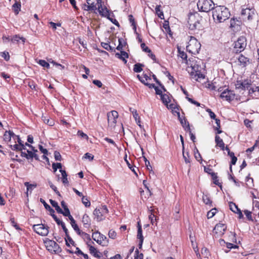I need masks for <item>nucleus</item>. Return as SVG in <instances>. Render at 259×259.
Masks as SVG:
<instances>
[{"mask_svg":"<svg viewBox=\"0 0 259 259\" xmlns=\"http://www.w3.org/2000/svg\"><path fill=\"white\" fill-rule=\"evenodd\" d=\"M243 212L248 221H253V219L252 217V212L248 210H244Z\"/></svg>","mask_w":259,"mask_h":259,"instance_id":"de8ad7c7","label":"nucleus"},{"mask_svg":"<svg viewBox=\"0 0 259 259\" xmlns=\"http://www.w3.org/2000/svg\"><path fill=\"white\" fill-rule=\"evenodd\" d=\"M1 56L6 61H8L10 60V55L9 52L5 51L1 53Z\"/></svg>","mask_w":259,"mask_h":259,"instance_id":"864d4df0","label":"nucleus"},{"mask_svg":"<svg viewBox=\"0 0 259 259\" xmlns=\"http://www.w3.org/2000/svg\"><path fill=\"white\" fill-rule=\"evenodd\" d=\"M186 99L191 103H192L193 104H194V105H195L196 106H197L198 107L200 106V104L199 102H198L197 101H195L193 99H192L191 98H189V97H186Z\"/></svg>","mask_w":259,"mask_h":259,"instance_id":"338daca9","label":"nucleus"},{"mask_svg":"<svg viewBox=\"0 0 259 259\" xmlns=\"http://www.w3.org/2000/svg\"><path fill=\"white\" fill-rule=\"evenodd\" d=\"M179 118L181 123L185 130L186 131H190V127L188 121L185 118L184 119H181L180 117H179Z\"/></svg>","mask_w":259,"mask_h":259,"instance_id":"c9c22d12","label":"nucleus"},{"mask_svg":"<svg viewBox=\"0 0 259 259\" xmlns=\"http://www.w3.org/2000/svg\"><path fill=\"white\" fill-rule=\"evenodd\" d=\"M163 28L164 29L165 33H166V34H168L170 36H172V33L170 30L168 22H165L163 24Z\"/></svg>","mask_w":259,"mask_h":259,"instance_id":"4c0bfd02","label":"nucleus"},{"mask_svg":"<svg viewBox=\"0 0 259 259\" xmlns=\"http://www.w3.org/2000/svg\"><path fill=\"white\" fill-rule=\"evenodd\" d=\"M92 238L99 245L102 246H107L109 243L108 239L103 234H101L98 231L94 232L92 234Z\"/></svg>","mask_w":259,"mask_h":259,"instance_id":"6e6552de","label":"nucleus"},{"mask_svg":"<svg viewBox=\"0 0 259 259\" xmlns=\"http://www.w3.org/2000/svg\"><path fill=\"white\" fill-rule=\"evenodd\" d=\"M60 172L62 175V181L64 185L68 184L69 182L67 179V174L65 170L60 169Z\"/></svg>","mask_w":259,"mask_h":259,"instance_id":"2f4dec72","label":"nucleus"},{"mask_svg":"<svg viewBox=\"0 0 259 259\" xmlns=\"http://www.w3.org/2000/svg\"><path fill=\"white\" fill-rule=\"evenodd\" d=\"M201 251L202 254L204 255L205 257L208 258V256L210 255L208 249L206 247L202 248Z\"/></svg>","mask_w":259,"mask_h":259,"instance_id":"bf43d9fd","label":"nucleus"},{"mask_svg":"<svg viewBox=\"0 0 259 259\" xmlns=\"http://www.w3.org/2000/svg\"><path fill=\"white\" fill-rule=\"evenodd\" d=\"M227 229L225 224L219 223L215 225L213 229V233L216 237L222 236Z\"/></svg>","mask_w":259,"mask_h":259,"instance_id":"f3484780","label":"nucleus"},{"mask_svg":"<svg viewBox=\"0 0 259 259\" xmlns=\"http://www.w3.org/2000/svg\"><path fill=\"white\" fill-rule=\"evenodd\" d=\"M144 65L140 63L135 64L134 66L133 70L135 72H141L143 70V66Z\"/></svg>","mask_w":259,"mask_h":259,"instance_id":"c03bdc74","label":"nucleus"},{"mask_svg":"<svg viewBox=\"0 0 259 259\" xmlns=\"http://www.w3.org/2000/svg\"><path fill=\"white\" fill-rule=\"evenodd\" d=\"M118 117V113L116 111L112 110L107 113L108 126L115 127Z\"/></svg>","mask_w":259,"mask_h":259,"instance_id":"ddd939ff","label":"nucleus"},{"mask_svg":"<svg viewBox=\"0 0 259 259\" xmlns=\"http://www.w3.org/2000/svg\"><path fill=\"white\" fill-rule=\"evenodd\" d=\"M215 143L216 144V147H219L223 151L225 150V143L222 139L218 136H215Z\"/></svg>","mask_w":259,"mask_h":259,"instance_id":"bb28decb","label":"nucleus"},{"mask_svg":"<svg viewBox=\"0 0 259 259\" xmlns=\"http://www.w3.org/2000/svg\"><path fill=\"white\" fill-rule=\"evenodd\" d=\"M149 219L150 220L151 223L152 225L155 224L156 225L157 223V217L155 214H149Z\"/></svg>","mask_w":259,"mask_h":259,"instance_id":"4d7b16f0","label":"nucleus"},{"mask_svg":"<svg viewBox=\"0 0 259 259\" xmlns=\"http://www.w3.org/2000/svg\"><path fill=\"white\" fill-rule=\"evenodd\" d=\"M65 244L66 246L68 247H70V243L72 244L73 246L75 245V242L73 240V239L71 238V237L69 236V234H68V236H66V237L65 238Z\"/></svg>","mask_w":259,"mask_h":259,"instance_id":"58836bf2","label":"nucleus"},{"mask_svg":"<svg viewBox=\"0 0 259 259\" xmlns=\"http://www.w3.org/2000/svg\"><path fill=\"white\" fill-rule=\"evenodd\" d=\"M24 185L27 187V190L28 191H32L34 188H36L37 184H30L29 182H25L24 183Z\"/></svg>","mask_w":259,"mask_h":259,"instance_id":"49530a36","label":"nucleus"},{"mask_svg":"<svg viewBox=\"0 0 259 259\" xmlns=\"http://www.w3.org/2000/svg\"><path fill=\"white\" fill-rule=\"evenodd\" d=\"M229 207L231 210L236 213H238L239 219H242L243 217V214L241 210L238 208V206L234 202H230L229 203Z\"/></svg>","mask_w":259,"mask_h":259,"instance_id":"4be33fe9","label":"nucleus"},{"mask_svg":"<svg viewBox=\"0 0 259 259\" xmlns=\"http://www.w3.org/2000/svg\"><path fill=\"white\" fill-rule=\"evenodd\" d=\"M31 149L33 151H31L28 150H27V157H28L27 159L34 158L35 160H39L38 156L35 153L36 152H37V150H35L34 148Z\"/></svg>","mask_w":259,"mask_h":259,"instance_id":"c85d7f7f","label":"nucleus"},{"mask_svg":"<svg viewBox=\"0 0 259 259\" xmlns=\"http://www.w3.org/2000/svg\"><path fill=\"white\" fill-rule=\"evenodd\" d=\"M87 4H81V8L86 11H94L97 9L96 5L102 3V0H87Z\"/></svg>","mask_w":259,"mask_h":259,"instance_id":"9b49d317","label":"nucleus"},{"mask_svg":"<svg viewBox=\"0 0 259 259\" xmlns=\"http://www.w3.org/2000/svg\"><path fill=\"white\" fill-rule=\"evenodd\" d=\"M160 7L161 6L160 5L157 6L155 8V11L158 17L162 18L161 16H163V13L162 11H161Z\"/></svg>","mask_w":259,"mask_h":259,"instance_id":"052dcab7","label":"nucleus"},{"mask_svg":"<svg viewBox=\"0 0 259 259\" xmlns=\"http://www.w3.org/2000/svg\"><path fill=\"white\" fill-rule=\"evenodd\" d=\"M246 38L244 36L238 37L234 44V51L236 53H239L243 51L246 46Z\"/></svg>","mask_w":259,"mask_h":259,"instance_id":"f8f14e48","label":"nucleus"},{"mask_svg":"<svg viewBox=\"0 0 259 259\" xmlns=\"http://www.w3.org/2000/svg\"><path fill=\"white\" fill-rule=\"evenodd\" d=\"M12 134V131H6L4 134V140L6 142H10L11 141V136Z\"/></svg>","mask_w":259,"mask_h":259,"instance_id":"473e14b6","label":"nucleus"},{"mask_svg":"<svg viewBox=\"0 0 259 259\" xmlns=\"http://www.w3.org/2000/svg\"><path fill=\"white\" fill-rule=\"evenodd\" d=\"M149 214H155V213H157V211H158V208H154V206H151L149 208Z\"/></svg>","mask_w":259,"mask_h":259,"instance_id":"774afa93","label":"nucleus"},{"mask_svg":"<svg viewBox=\"0 0 259 259\" xmlns=\"http://www.w3.org/2000/svg\"><path fill=\"white\" fill-rule=\"evenodd\" d=\"M50 187L54 191V192L59 196H61L60 192L57 190V187L50 181L49 182Z\"/></svg>","mask_w":259,"mask_h":259,"instance_id":"e2e57ef3","label":"nucleus"},{"mask_svg":"<svg viewBox=\"0 0 259 259\" xmlns=\"http://www.w3.org/2000/svg\"><path fill=\"white\" fill-rule=\"evenodd\" d=\"M243 21L241 17L232 18L230 20V27L234 31L240 30Z\"/></svg>","mask_w":259,"mask_h":259,"instance_id":"2eb2a0df","label":"nucleus"},{"mask_svg":"<svg viewBox=\"0 0 259 259\" xmlns=\"http://www.w3.org/2000/svg\"><path fill=\"white\" fill-rule=\"evenodd\" d=\"M21 3L19 2H16L12 6L13 10L16 15H17L21 10Z\"/></svg>","mask_w":259,"mask_h":259,"instance_id":"f704fd0d","label":"nucleus"},{"mask_svg":"<svg viewBox=\"0 0 259 259\" xmlns=\"http://www.w3.org/2000/svg\"><path fill=\"white\" fill-rule=\"evenodd\" d=\"M249 94L255 98H259V85H253L249 89Z\"/></svg>","mask_w":259,"mask_h":259,"instance_id":"5701e85b","label":"nucleus"},{"mask_svg":"<svg viewBox=\"0 0 259 259\" xmlns=\"http://www.w3.org/2000/svg\"><path fill=\"white\" fill-rule=\"evenodd\" d=\"M255 16V10L253 7L242 8L241 18L244 22H250Z\"/></svg>","mask_w":259,"mask_h":259,"instance_id":"39448f33","label":"nucleus"},{"mask_svg":"<svg viewBox=\"0 0 259 259\" xmlns=\"http://www.w3.org/2000/svg\"><path fill=\"white\" fill-rule=\"evenodd\" d=\"M102 47L107 51H112V48L108 43L101 42Z\"/></svg>","mask_w":259,"mask_h":259,"instance_id":"680f3d73","label":"nucleus"},{"mask_svg":"<svg viewBox=\"0 0 259 259\" xmlns=\"http://www.w3.org/2000/svg\"><path fill=\"white\" fill-rule=\"evenodd\" d=\"M59 213L62 214L65 217H68L69 219H70V218H71V217H73L71 215L70 210L68 207L65 208L64 209V210L62 209V212H59Z\"/></svg>","mask_w":259,"mask_h":259,"instance_id":"a18cd8bd","label":"nucleus"},{"mask_svg":"<svg viewBox=\"0 0 259 259\" xmlns=\"http://www.w3.org/2000/svg\"><path fill=\"white\" fill-rule=\"evenodd\" d=\"M250 85V84L249 83L248 80H237L235 84V87L237 89H242L244 90L246 89H248Z\"/></svg>","mask_w":259,"mask_h":259,"instance_id":"aec40b11","label":"nucleus"},{"mask_svg":"<svg viewBox=\"0 0 259 259\" xmlns=\"http://www.w3.org/2000/svg\"><path fill=\"white\" fill-rule=\"evenodd\" d=\"M161 100L163 104L167 105L168 103L170 101L169 97L166 94H162L160 96Z\"/></svg>","mask_w":259,"mask_h":259,"instance_id":"37998d69","label":"nucleus"},{"mask_svg":"<svg viewBox=\"0 0 259 259\" xmlns=\"http://www.w3.org/2000/svg\"><path fill=\"white\" fill-rule=\"evenodd\" d=\"M217 212V209L215 208L211 209L209 210L207 214V217L208 219L212 218Z\"/></svg>","mask_w":259,"mask_h":259,"instance_id":"09e8293b","label":"nucleus"},{"mask_svg":"<svg viewBox=\"0 0 259 259\" xmlns=\"http://www.w3.org/2000/svg\"><path fill=\"white\" fill-rule=\"evenodd\" d=\"M108 236L109 238L114 239L116 238L117 234L114 230L111 229L108 232Z\"/></svg>","mask_w":259,"mask_h":259,"instance_id":"6e6d98bb","label":"nucleus"},{"mask_svg":"<svg viewBox=\"0 0 259 259\" xmlns=\"http://www.w3.org/2000/svg\"><path fill=\"white\" fill-rule=\"evenodd\" d=\"M141 48L143 51L148 53L150 52V49L146 46V44L144 42L141 44Z\"/></svg>","mask_w":259,"mask_h":259,"instance_id":"0e129e2a","label":"nucleus"},{"mask_svg":"<svg viewBox=\"0 0 259 259\" xmlns=\"http://www.w3.org/2000/svg\"><path fill=\"white\" fill-rule=\"evenodd\" d=\"M89 251L91 254L95 257L100 258L102 256V253L98 250L95 247L91 245H88Z\"/></svg>","mask_w":259,"mask_h":259,"instance_id":"a878e982","label":"nucleus"},{"mask_svg":"<svg viewBox=\"0 0 259 259\" xmlns=\"http://www.w3.org/2000/svg\"><path fill=\"white\" fill-rule=\"evenodd\" d=\"M177 49H178V56L182 59V60L183 61V62H184L186 64H189L188 63L187 54L184 51H181V48L179 46H178Z\"/></svg>","mask_w":259,"mask_h":259,"instance_id":"cd10ccee","label":"nucleus"},{"mask_svg":"<svg viewBox=\"0 0 259 259\" xmlns=\"http://www.w3.org/2000/svg\"><path fill=\"white\" fill-rule=\"evenodd\" d=\"M69 220L70 221V225H71V227L73 228L74 230L76 232V233L78 235H79L80 236H85L88 239L91 240L90 235L80 230L77 224L76 223L75 220L74 219V218L73 217H71V218H70Z\"/></svg>","mask_w":259,"mask_h":259,"instance_id":"dca6fc26","label":"nucleus"},{"mask_svg":"<svg viewBox=\"0 0 259 259\" xmlns=\"http://www.w3.org/2000/svg\"><path fill=\"white\" fill-rule=\"evenodd\" d=\"M44 244L46 249L52 254H59L62 251L61 248L55 241L46 238Z\"/></svg>","mask_w":259,"mask_h":259,"instance_id":"423d86ee","label":"nucleus"},{"mask_svg":"<svg viewBox=\"0 0 259 259\" xmlns=\"http://www.w3.org/2000/svg\"><path fill=\"white\" fill-rule=\"evenodd\" d=\"M144 255L143 253H139V251L138 249H136L135 252L134 259H143Z\"/></svg>","mask_w":259,"mask_h":259,"instance_id":"8fccbe9b","label":"nucleus"},{"mask_svg":"<svg viewBox=\"0 0 259 259\" xmlns=\"http://www.w3.org/2000/svg\"><path fill=\"white\" fill-rule=\"evenodd\" d=\"M82 202L85 207H89L91 205L90 201L88 200V198L85 196L82 197Z\"/></svg>","mask_w":259,"mask_h":259,"instance_id":"13d9d810","label":"nucleus"},{"mask_svg":"<svg viewBox=\"0 0 259 259\" xmlns=\"http://www.w3.org/2000/svg\"><path fill=\"white\" fill-rule=\"evenodd\" d=\"M212 17L215 21L218 23L223 22L229 19L230 16L229 9L224 6H218L212 10Z\"/></svg>","mask_w":259,"mask_h":259,"instance_id":"f257e3e1","label":"nucleus"},{"mask_svg":"<svg viewBox=\"0 0 259 259\" xmlns=\"http://www.w3.org/2000/svg\"><path fill=\"white\" fill-rule=\"evenodd\" d=\"M40 201L41 203H42L45 208L47 210H48L50 213H55V210L49 205L45 201V200H44L42 198H40Z\"/></svg>","mask_w":259,"mask_h":259,"instance_id":"ea45409f","label":"nucleus"},{"mask_svg":"<svg viewBox=\"0 0 259 259\" xmlns=\"http://www.w3.org/2000/svg\"><path fill=\"white\" fill-rule=\"evenodd\" d=\"M202 20L199 14L197 13L190 14L188 16V28L191 30H199L202 27L200 21Z\"/></svg>","mask_w":259,"mask_h":259,"instance_id":"7ed1b4c3","label":"nucleus"},{"mask_svg":"<svg viewBox=\"0 0 259 259\" xmlns=\"http://www.w3.org/2000/svg\"><path fill=\"white\" fill-rule=\"evenodd\" d=\"M108 213V209L106 205H101L97 207L93 212L94 215L99 222L103 221Z\"/></svg>","mask_w":259,"mask_h":259,"instance_id":"1a4fd4ad","label":"nucleus"},{"mask_svg":"<svg viewBox=\"0 0 259 259\" xmlns=\"http://www.w3.org/2000/svg\"><path fill=\"white\" fill-rule=\"evenodd\" d=\"M214 3L212 0H199L197 2V7L199 11L208 12L212 10Z\"/></svg>","mask_w":259,"mask_h":259,"instance_id":"0eeeda50","label":"nucleus"},{"mask_svg":"<svg viewBox=\"0 0 259 259\" xmlns=\"http://www.w3.org/2000/svg\"><path fill=\"white\" fill-rule=\"evenodd\" d=\"M202 200L205 204L212 206V201L211 200L209 195L203 194L202 196Z\"/></svg>","mask_w":259,"mask_h":259,"instance_id":"72a5a7b5","label":"nucleus"},{"mask_svg":"<svg viewBox=\"0 0 259 259\" xmlns=\"http://www.w3.org/2000/svg\"><path fill=\"white\" fill-rule=\"evenodd\" d=\"M237 59L238 66L242 68L246 67L250 63V59L242 54H239Z\"/></svg>","mask_w":259,"mask_h":259,"instance_id":"a211bd4d","label":"nucleus"},{"mask_svg":"<svg viewBox=\"0 0 259 259\" xmlns=\"http://www.w3.org/2000/svg\"><path fill=\"white\" fill-rule=\"evenodd\" d=\"M52 168L54 172H55L58 168L62 169V164L61 163H53L52 164Z\"/></svg>","mask_w":259,"mask_h":259,"instance_id":"3c124183","label":"nucleus"},{"mask_svg":"<svg viewBox=\"0 0 259 259\" xmlns=\"http://www.w3.org/2000/svg\"><path fill=\"white\" fill-rule=\"evenodd\" d=\"M204 170L205 172L210 175L211 177H213L214 178L216 179L217 174L213 171L212 169L210 167V166L207 167L204 166Z\"/></svg>","mask_w":259,"mask_h":259,"instance_id":"e433bc0d","label":"nucleus"},{"mask_svg":"<svg viewBox=\"0 0 259 259\" xmlns=\"http://www.w3.org/2000/svg\"><path fill=\"white\" fill-rule=\"evenodd\" d=\"M127 155L125 154L124 157V161H125L126 164L127 165L128 168L134 172V174L136 176H138V174L136 171V169H135V166H134L132 165V163H131L127 159Z\"/></svg>","mask_w":259,"mask_h":259,"instance_id":"7c9ffc66","label":"nucleus"},{"mask_svg":"<svg viewBox=\"0 0 259 259\" xmlns=\"http://www.w3.org/2000/svg\"><path fill=\"white\" fill-rule=\"evenodd\" d=\"M50 202L51 204V205L55 208V209L57 211L58 213L59 212H62V209L60 208V207L59 206L58 203L52 199L50 200Z\"/></svg>","mask_w":259,"mask_h":259,"instance_id":"79ce46f5","label":"nucleus"},{"mask_svg":"<svg viewBox=\"0 0 259 259\" xmlns=\"http://www.w3.org/2000/svg\"><path fill=\"white\" fill-rule=\"evenodd\" d=\"M42 118L44 123L49 125V126H53L55 124V121L54 119L52 118H49L46 116H43Z\"/></svg>","mask_w":259,"mask_h":259,"instance_id":"a19ab883","label":"nucleus"},{"mask_svg":"<svg viewBox=\"0 0 259 259\" xmlns=\"http://www.w3.org/2000/svg\"><path fill=\"white\" fill-rule=\"evenodd\" d=\"M49 228L48 226H46L42 224L34 225L33 226L34 231L42 236L48 235L49 233Z\"/></svg>","mask_w":259,"mask_h":259,"instance_id":"4468645a","label":"nucleus"},{"mask_svg":"<svg viewBox=\"0 0 259 259\" xmlns=\"http://www.w3.org/2000/svg\"><path fill=\"white\" fill-rule=\"evenodd\" d=\"M9 147L11 148L12 150L14 151H22L23 150L25 149V147L24 143L21 145H17V144H15L14 145L10 144L9 145Z\"/></svg>","mask_w":259,"mask_h":259,"instance_id":"c756f323","label":"nucleus"},{"mask_svg":"<svg viewBox=\"0 0 259 259\" xmlns=\"http://www.w3.org/2000/svg\"><path fill=\"white\" fill-rule=\"evenodd\" d=\"M102 3H100L98 5V9L100 15L103 17L110 19V13L109 10L106 6H103Z\"/></svg>","mask_w":259,"mask_h":259,"instance_id":"6ab92c4d","label":"nucleus"},{"mask_svg":"<svg viewBox=\"0 0 259 259\" xmlns=\"http://www.w3.org/2000/svg\"><path fill=\"white\" fill-rule=\"evenodd\" d=\"M137 239L139 240L138 246L139 248L141 249L142 247V244L144 241V237L142 235V228L140 223H138V232H137Z\"/></svg>","mask_w":259,"mask_h":259,"instance_id":"412c9836","label":"nucleus"},{"mask_svg":"<svg viewBox=\"0 0 259 259\" xmlns=\"http://www.w3.org/2000/svg\"><path fill=\"white\" fill-rule=\"evenodd\" d=\"M188 65H190L188 67V72L192 79L198 82L204 79L205 75L201 72V67L197 61H192Z\"/></svg>","mask_w":259,"mask_h":259,"instance_id":"f03ea898","label":"nucleus"},{"mask_svg":"<svg viewBox=\"0 0 259 259\" xmlns=\"http://www.w3.org/2000/svg\"><path fill=\"white\" fill-rule=\"evenodd\" d=\"M115 56L118 59L122 60L124 64L127 63L126 58H128V55L126 52L124 51H121L120 53H116L115 54Z\"/></svg>","mask_w":259,"mask_h":259,"instance_id":"393cba45","label":"nucleus"},{"mask_svg":"<svg viewBox=\"0 0 259 259\" xmlns=\"http://www.w3.org/2000/svg\"><path fill=\"white\" fill-rule=\"evenodd\" d=\"M20 39H21L23 42L25 41V38L23 37H20L18 35H15L12 37L11 40L12 41H17L18 42Z\"/></svg>","mask_w":259,"mask_h":259,"instance_id":"603ef678","label":"nucleus"},{"mask_svg":"<svg viewBox=\"0 0 259 259\" xmlns=\"http://www.w3.org/2000/svg\"><path fill=\"white\" fill-rule=\"evenodd\" d=\"M219 92H222L220 97L222 99H225L226 101L230 102L235 98L236 95L233 91L226 89L224 90L223 87H220L218 89Z\"/></svg>","mask_w":259,"mask_h":259,"instance_id":"9d476101","label":"nucleus"},{"mask_svg":"<svg viewBox=\"0 0 259 259\" xmlns=\"http://www.w3.org/2000/svg\"><path fill=\"white\" fill-rule=\"evenodd\" d=\"M38 63L41 66L46 67L48 69L50 67L49 63L44 60H39L38 62Z\"/></svg>","mask_w":259,"mask_h":259,"instance_id":"5fc2aeb1","label":"nucleus"},{"mask_svg":"<svg viewBox=\"0 0 259 259\" xmlns=\"http://www.w3.org/2000/svg\"><path fill=\"white\" fill-rule=\"evenodd\" d=\"M201 48V44L194 36H190V40L186 47L187 51L193 55L198 54Z\"/></svg>","mask_w":259,"mask_h":259,"instance_id":"20e7f679","label":"nucleus"},{"mask_svg":"<svg viewBox=\"0 0 259 259\" xmlns=\"http://www.w3.org/2000/svg\"><path fill=\"white\" fill-rule=\"evenodd\" d=\"M10 222H11V225L13 226H14L16 228V229H17L18 230H20V227H19V226L17 224L16 222H15L14 218H11L10 219Z\"/></svg>","mask_w":259,"mask_h":259,"instance_id":"69168bd1","label":"nucleus"},{"mask_svg":"<svg viewBox=\"0 0 259 259\" xmlns=\"http://www.w3.org/2000/svg\"><path fill=\"white\" fill-rule=\"evenodd\" d=\"M81 222L83 227L87 229H90L91 226V220L87 214H84L82 218Z\"/></svg>","mask_w":259,"mask_h":259,"instance_id":"b1692460","label":"nucleus"}]
</instances>
